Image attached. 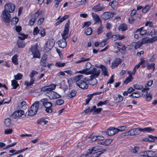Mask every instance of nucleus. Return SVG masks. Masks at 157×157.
Masks as SVG:
<instances>
[{
	"label": "nucleus",
	"mask_w": 157,
	"mask_h": 157,
	"mask_svg": "<svg viewBox=\"0 0 157 157\" xmlns=\"http://www.w3.org/2000/svg\"><path fill=\"white\" fill-rule=\"evenodd\" d=\"M39 101H37L34 102L31 106L30 110L29 111L28 115L30 116L34 115L37 112L40 106Z\"/></svg>",
	"instance_id": "nucleus-1"
},
{
	"label": "nucleus",
	"mask_w": 157,
	"mask_h": 157,
	"mask_svg": "<svg viewBox=\"0 0 157 157\" xmlns=\"http://www.w3.org/2000/svg\"><path fill=\"white\" fill-rule=\"evenodd\" d=\"M43 105L46 108L45 111L48 113H51L52 112V104L46 98H43L40 100Z\"/></svg>",
	"instance_id": "nucleus-2"
},
{
	"label": "nucleus",
	"mask_w": 157,
	"mask_h": 157,
	"mask_svg": "<svg viewBox=\"0 0 157 157\" xmlns=\"http://www.w3.org/2000/svg\"><path fill=\"white\" fill-rule=\"evenodd\" d=\"M3 21L6 23H9L11 18L10 15L8 11L3 10L1 16Z\"/></svg>",
	"instance_id": "nucleus-3"
},
{
	"label": "nucleus",
	"mask_w": 157,
	"mask_h": 157,
	"mask_svg": "<svg viewBox=\"0 0 157 157\" xmlns=\"http://www.w3.org/2000/svg\"><path fill=\"white\" fill-rule=\"evenodd\" d=\"M56 87V85L54 84H52L51 85L47 86H45L42 88L41 91L42 92H46L47 95H49V94H50L51 92Z\"/></svg>",
	"instance_id": "nucleus-4"
},
{
	"label": "nucleus",
	"mask_w": 157,
	"mask_h": 157,
	"mask_svg": "<svg viewBox=\"0 0 157 157\" xmlns=\"http://www.w3.org/2000/svg\"><path fill=\"white\" fill-rule=\"evenodd\" d=\"M31 52L33 58H40V55L39 51L38 49L37 45L33 46L31 48Z\"/></svg>",
	"instance_id": "nucleus-5"
},
{
	"label": "nucleus",
	"mask_w": 157,
	"mask_h": 157,
	"mask_svg": "<svg viewBox=\"0 0 157 157\" xmlns=\"http://www.w3.org/2000/svg\"><path fill=\"white\" fill-rule=\"evenodd\" d=\"M15 10L14 5L11 3L6 4L4 6V10L9 13H13Z\"/></svg>",
	"instance_id": "nucleus-6"
},
{
	"label": "nucleus",
	"mask_w": 157,
	"mask_h": 157,
	"mask_svg": "<svg viewBox=\"0 0 157 157\" xmlns=\"http://www.w3.org/2000/svg\"><path fill=\"white\" fill-rule=\"evenodd\" d=\"M100 70L99 69H97L96 68L94 67L92 70L89 71V75L91 74L90 75V78L97 77H98L100 74Z\"/></svg>",
	"instance_id": "nucleus-7"
},
{
	"label": "nucleus",
	"mask_w": 157,
	"mask_h": 157,
	"mask_svg": "<svg viewBox=\"0 0 157 157\" xmlns=\"http://www.w3.org/2000/svg\"><path fill=\"white\" fill-rule=\"evenodd\" d=\"M55 44L54 40L53 39L48 40L45 44V49L48 51L51 50L54 46Z\"/></svg>",
	"instance_id": "nucleus-8"
},
{
	"label": "nucleus",
	"mask_w": 157,
	"mask_h": 157,
	"mask_svg": "<svg viewBox=\"0 0 157 157\" xmlns=\"http://www.w3.org/2000/svg\"><path fill=\"white\" fill-rule=\"evenodd\" d=\"M63 38L57 42L59 47L62 48H65L67 45V43L66 41V39L67 38L63 37V35L62 34Z\"/></svg>",
	"instance_id": "nucleus-9"
},
{
	"label": "nucleus",
	"mask_w": 157,
	"mask_h": 157,
	"mask_svg": "<svg viewBox=\"0 0 157 157\" xmlns=\"http://www.w3.org/2000/svg\"><path fill=\"white\" fill-rule=\"evenodd\" d=\"M24 112L22 110H19L14 112L12 114L11 117L13 118H17L21 117L24 114Z\"/></svg>",
	"instance_id": "nucleus-10"
},
{
	"label": "nucleus",
	"mask_w": 157,
	"mask_h": 157,
	"mask_svg": "<svg viewBox=\"0 0 157 157\" xmlns=\"http://www.w3.org/2000/svg\"><path fill=\"white\" fill-rule=\"evenodd\" d=\"M118 132L117 128L113 127L109 128L106 131V133L108 136H112Z\"/></svg>",
	"instance_id": "nucleus-11"
},
{
	"label": "nucleus",
	"mask_w": 157,
	"mask_h": 157,
	"mask_svg": "<svg viewBox=\"0 0 157 157\" xmlns=\"http://www.w3.org/2000/svg\"><path fill=\"white\" fill-rule=\"evenodd\" d=\"M69 24L70 21L68 20L65 25L63 33L62 34L63 37L68 38V33L69 30Z\"/></svg>",
	"instance_id": "nucleus-12"
},
{
	"label": "nucleus",
	"mask_w": 157,
	"mask_h": 157,
	"mask_svg": "<svg viewBox=\"0 0 157 157\" xmlns=\"http://www.w3.org/2000/svg\"><path fill=\"white\" fill-rule=\"evenodd\" d=\"M121 62V60L119 58H117L113 60L111 63V67L112 69H114L117 67Z\"/></svg>",
	"instance_id": "nucleus-13"
},
{
	"label": "nucleus",
	"mask_w": 157,
	"mask_h": 157,
	"mask_svg": "<svg viewBox=\"0 0 157 157\" xmlns=\"http://www.w3.org/2000/svg\"><path fill=\"white\" fill-rule=\"evenodd\" d=\"M47 96L51 100L56 99L61 97V95L59 94L52 91L51 92L50 94H49V95H47Z\"/></svg>",
	"instance_id": "nucleus-14"
},
{
	"label": "nucleus",
	"mask_w": 157,
	"mask_h": 157,
	"mask_svg": "<svg viewBox=\"0 0 157 157\" xmlns=\"http://www.w3.org/2000/svg\"><path fill=\"white\" fill-rule=\"evenodd\" d=\"M78 82L76 83V84L80 88L82 89H86L88 88V85L85 81L81 80L80 82Z\"/></svg>",
	"instance_id": "nucleus-15"
},
{
	"label": "nucleus",
	"mask_w": 157,
	"mask_h": 157,
	"mask_svg": "<svg viewBox=\"0 0 157 157\" xmlns=\"http://www.w3.org/2000/svg\"><path fill=\"white\" fill-rule=\"evenodd\" d=\"M114 14V13H112L110 12H106L102 14V16L104 19L107 20L113 17Z\"/></svg>",
	"instance_id": "nucleus-16"
},
{
	"label": "nucleus",
	"mask_w": 157,
	"mask_h": 157,
	"mask_svg": "<svg viewBox=\"0 0 157 157\" xmlns=\"http://www.w3.org/2000/svg\"><path fill=\"white\" fill-rule=\"evenodd\" d=\"M153 81L152 80H150L145 85V87H144L142 90V91H145L148 90L149 89V87L151 86L153 84Z\"/></svg>",
	"instance_id": "nucleus-17"
},
{
	"label": "nucleus",
	"mask_w": 157,
	"mask_h": 157,
	"mask_svg": "<svg viewBox=\"0 0 157 157\" xmlns=\"http://www.w3.org/2000/svg\"><path fill=\"white\" fill-rule=\"evenodd\" d=\"M112 141L111 139H106L104 141H102L99 143V144H102L104 145L108 146L109 145Z\"/></svg>",
	"instance_id": "nucleus-18"
},
{
	"label": "nucleus",
	"mask_w": 157,
	"mask_h": 157,
	"mask_svg": "<svg viewBox=\"0 0 157 157\" xmlns=\"http://www.w3.org/2000/svg\"><path fill=\"white\" fill-rule=\"evenodd\" d=\"M100 67L101 69L102 72L104 75V76H108L107 69V68H106L104 66L102 65H100Z\"/></svg>",
	"instance_id": "nucleus-19"
},
{
	"label": "nucleus",
	"mask_w": 157,
	"mask_h": 157,
	"mask_svg": "<svg viewBox=\"0 0 157 157\" xmlns=\"http://www.w3.org/2000/svg\"><path fill=\"white\" fill-rule=\"evenodd\" d=\"M92 10L95 12L100 11L102 10L103 8L99 4H98L94 6L92 8Z\"/></svg>",
	"instance_id": "nucleus-20"
},
{
	"label": "nucleus",
	"mask_w": 157,
	"mask_h": 157,
	"mask_svg": "<svg viewBox=\"0 0 157 157\" xmlns=\"http://www.w3.org/2000/svg\"><path fill=\"white\" fill-rule=\"evenodd\" d=\"M89 81V84L91 85L94 86L97 83V80L95 77H91Z\"/></svg>",
	"instance_id": "nucleus-21"
},
{
	"label": "nucleus",
	"mask_w": 157,
	"mask_h": 157,
	"mask_svg": "<svg viewBox=\"0 0 157 157\" xmlns=\"http://www.w3.org/2000/svg\"><path fill=\"white\" fill-rule=\"evenodd\" d=\"M68 16L67 15H65L63 17H62L60 20L57 21L55 24L54 25L55 26H56L57 25H59L60 23H61L63 21L67 19V18H68Z\"/></svg>",
	"instance_id": "nucleus-22"
},
{
	"label": "nucleus",
	"mask_w": 157,
	"mask_h": 157,
	"mask_svg": "<svg viewBox=\"0 0 157 157\" xmlns=\"http://www.w3.org/2000/svg\"><path fill=\"white\" fill-rule=\"evenodd\" d=\"M127 25L125 24H121L118 27V29L119 31H124L127 29Z\"/></svg>",
	"instance_id": "nucleus-23"
},
{
	"label": "nucleus",
	"mask_w": 157,
	"mask_h": 157,
	"mask_svg": "<svg viewBox=\"0 0 157 157\" xmlns=\"http://www.w3.org/2000/svg\"><path fill=\"white\" fill-rule=\"evenodd\" d=\"M83 75H76L73 77V80L76 82V83L78 82H80L81 80V79L82 78Z\"/></svg>",
	"instance_id": "nucleus-24"
},
{
	"label": "nucleus",
	"mask_w": 157,
	"mask_h": 157,
	"mask_svg": "<svg viewBox=\"0 0 157 157\" xmlns=\"http://www.w3.org/2000/svg\"><path fill=\"white\" fill-rule=\"evenodd\" d=\"M136 32H139L140 34L143 36L146 33L147 31L145 30L144 29V27H141L138 29L136 30Z\"/></svg>",
	"instance_id": "nucleus-25"
},
{
	"label": "nucleus",
	"mask_w": 157,
	"mask_h": 157,
	"mask_svg": "<svg viewBox=\"0 0 157 157\" xmlns=\"http://www.w3.org/2000/svg\"><path fill=\"white\" fill-rule=\"evenodd\" d=\"M35 79L33 78H31L30 82H29L27 81H25L24 83V85L27 86H31L35 82Z\"/></svg>",
	"instance_id": "nucleus-26"
},
{
	"label": "nucleus",
	"mask_w": 157,
	"mask_h": 157,
	"mask_svg": "<svg viewBox=\"0 0 157 157\" xmlns=\"http://www.w3.org/2000/svg\"><path fill=\"white\" fill-rule=\"evenodd\" d=\"M155 129H152L150 127H147L141 128L142 132H150L154 131Z\"/></svg>",
	"instance_id": "nucleus-27"
},
{
	"label": "nucleus",
	"mask_w": 157,
	"mask_h": 157,
	"mask_svg": "<svg viewBox=\"0 0 157 157\" xmlns=\"http://www.w3.org/2000/svg\"><path fill=\"white\" fill-rule=\"evenodd\" d=\"M18 56L16 54L13 56L12 58V60L13 63L15 65L18 64V60L17 59Z\"/></svg>",
	"instance_id": "nucleus-28"
},
{
	"label": "nucleus",
	"mask_w": 157,
	"mask_h": 157,
	"mask_svg": "<svg viewBox=\"0 0 157 157\" xmlns=\"http://www.w3.org/2000/svg\"><path fill=\"white\" fill-rule=\"evenodd\" d=\"M102 110L101 108H97L95 105L92 106L93 112H94V114H98L100 113Z\"/></svg>",
	"instance_id": "nucleus-29"
},
{
	"label": "nucleus",
	"mask_w": 157,
	"mask_h": 157,
	"mask_svg": "<svg viewBox=\"0 0 157 157\" xmlns=\"http://www.w3.org/2000/svg\"><path fill=\"white\" fill-rule=\"evenodd\" d=\"M19 84L17 83V82L15 80H13L11 81V86L12 88L14 89H16L18 86Z\"/></svg>",
	"instance_id": "nucleus-30"
},
{
	"label": "nucleus",
	"mask_w": 157,
	"mask_h": 157,
	"mask_svg": "<svg viewBox=\"0 0 157 157\" xmlns=\"http://www.w3.org/2000/svg\"><path fill=\"white\" fill-rule=\"evenodd\" d=\"M4 123L6 127H10L11 126V121L9 118L6 119L4 121Z\"/></svg>",
	"instance_id": "nucleus-31"
},
{
	"label": "nucleus",
	"mask_w": 157,
	"mask_h": 157,
	"mask_svg": "<svg viewBox=\"0 0 157 157\" xmlns=\"http://www.w3.org/2000/svg\"><path fill=\"white\" fill-rule=\"evenodd\" d=\"M148 61L147 60H145L143 59H140V64L141 65L143 68L145 67L147 64Z\"/></svg>",
	"instance_id": "nucleus-32"
},
{
	"label": "nucleus",
	"mask_w": 157,
	"mask_h": 157,
	"mask_svg": "<svg viewBox=\"0 0 157 157\" xmlns=\"http://www.w3.org/2000/svg\"><path fill=\"white\" fill-rule=\"evenodd\" d=\"M92 17L95 21L97 23L101 21V19L96 14L92 13Z\"/></svg>",
	"instance_id": "nucleus-33"
},
{
	"label": "nucleus",
	"mask_w": 157,
	"mask_h": 157,
	"mask_svg": "<svg viewBox=\"0 0 157 157\" xmlns=\"http://www.w3.org/2000/svg\"><path fill=\"white\" fill-rule=\"evenodd\" d=\"M90 58H88L86 59L84 57H82L80 59L76 62L75 63L78 64L79 63H82V62H85L86 61H88L90 60Z\"/></svg>",
	"instance_id": "nucleus-34"
},
{
	"label": "nucleus",
	"mask_w": 157,
	"mask_h": 157,
	"mask_svg": "<svg viewBox=\"0 0 157 157\" xmlns=\"http://www.w3.org/2000/svg\"><path fill=\"white\" fill-rule=\"evenodd\" d=\"M142 45L141 42L140 40L133 43V46L134 47V48L135 49L140 48L141 45Z\"/></svg>",
	"instance_id": "nucleus-35"
},
{
	"label": "nucleus",
	"mask_w": 157,
	"mask_h": 157,
	"mask_svg": "<svg viewBox=\"0 0 157 157\" xmlns=\"http://www.w3.org/2000/svg\"><path fill=\"white\" fill-rule=\"evenodd\" d=\"M125 136H134L135 135V134L134 133V131L133 130V129H130L129 131L125 132Z\"/></svg>",
	"instance_id": "nucleus-36"
},
{
	"label": "nucleus",
	"mask_w": 157,
	"mask_h": 157,
	"mask_svg": "<svg viewBox=\"0 0 157 157\" xmlns=\"http://www.w3.org/2000/svg\"><path fill=\"white\" fill-rule=\"evenodd\" d=\"M75 73H80L85 75H89V71H88L86 69L82 70L77 71L75 72Z\"/></svg>",
	"instance_id": "nucleus-37"
},
{
	"label": "nucleus",
	"mask_w": 157,
	"mask_h": 157,
	"mask_svg": "<svg viewBox=\"0 0 157 157\" xmlns=\"http://www.w3.org/2000/svg\"><path fill=\"white\" fill-rule=\"evenodd\" d=\"M133 129L134 133L135 134V135H139L140 132H142L141 128H134Z\"/></svg>",
	"instance_id": "nucleus-38"
},
{
	"label": "nucleus",
	"mask_w": 157,
	"mask_h": 157,
	"mask_svg": "<svg viewBox=\"0 0 157 157\" xmlns=\"http://www.w3.org/2000/svg\"><path fill=\"white\" fill-rule=\"evenodd\" d=\"M109 102V101L108 100H106L104 101H100L97 103V106H99L103 105H105L108 103Z\"/></svg>",
	"instance_id": "nucleus-39"
},
{
	"label": "nucleus",
	"mask_w": 157,
	"mask_h": 157,
	"mask_svg": "<svg viewBox=\"0 0 157 157\" xmlns=\"http://www.w3.org/2000/svg\"><path fill=\"white\" fill-rule=\"evenodd\" d=\"M104 27L101 24L100 26L97 29V35H99L102 32Z\"/></svg>",
	"instance_id": "nucleus-40"
},
{
	"label": "nucleus",
	"mask_w": 157,
	"mask_h": 157,
	"mask_svg": "<svg viewBox=\"0 0 157 157\" xmlns=\"http://www.w3.org/2000/svg\"><path fill=\"white\" fill-rule=\"evenodd\" d=\"M22 77V75L20 73H18L17 75H14V80H20L21 79Z\"/></svg>",
	"instance_id": "nucleus-41"
},
{
	"label": "nucleus",
	"mask_w": 157,
	"mask_h": 157,
	"mask_svg": "<svg viewBox=\"0 0 157 157\" xmlns=\"http://www.w3.org/2000/svg\"><path fill=\"white\" fill-rule=\"evenodd\" d=\"M76 91L74 90H72L68 94V96L70 98H72L75 96Z\"/></svg>",
	"instance_id": "nucleus-42"
},
{
	"label": "nucleus",
	"mask_w": 157,
	"mask_h": 157,
	"mask_svg": "<svg viewBox=\"0 0 157 157\" xmlns=\"http://www.w3.org/2000/svg\"><path fill=\"white\" fill-rule=\"evenodd\" d=\"M27 105L25 101H22L20 104V107L21 109H25L27 108Z\"/></svg>",
	"instance_id": "nucleus-43"
},
{
	"label": "nucleus",
	"mask_w": 157,
	"mask_h": 157,
	"mask_svg": "<svg viewBox=\"0 0 157 157\" xmlns=\"http://www.w3.org/2000/svg\"><path fill=\"white\" fill-rule=\"evenodd\" d=\"M86 2V0H81L80 1L77 2L76 3L78 6H79L85 5Z\"/></svg>",
	"instance_id": "nucleus-44"
},
{
	"label": "nucleus",
	"mask_w": 157,
	"mask_h": 157,
	"mask_svg": "<svg viewBox=\"0 0 157 157\" xmlns=\"http://www.w3.org/2000/svg\"><path fill=\"white\" fill-rule=\"evenodd\" d=\"M92 29L90 28H88L86 29L85 31V33L87 35H91L92 33Z\"/></svg>",
	"instance_id": "nucleus-45"
},
{
	"label": "nucleus",
	"mask_w": 157,
	"mask_h": 157,
	"mask_svg": "<svg viewBox=\"0 0 157 157\" xmlns=\"http://www.w3.org/2000/svg\"><path fill=\"white\" fill-rule=\"evenodd\" d=\"M41 11L40 10H38L34 14L33 17L35 19H36L39 17V16L40 14H41Z\"/></svg>",
	"instance_id": "nucleus-46"
},
{
	"label": "nucleus",
	"mask_w": 157,
	"mask_h": 157,
	"mask_svg": "<svg viewBox=\"0 0 157 157\" xmlns=\"http://www.w3.org/2000/svg\"><path fill=\"white\" fill-rule=\"evenodd\" d=\"M133 79V77H128L124 81V83L126 84H127L129 82H131L132 81Z\"/></svg>",
	"instance_id": "nucleus-47"
},
{
	"label": "nucleus",
	"mask_w": 157,
	"mask_h": 157,
	"mask_svg": "<svg viewBox=\"0 0 157 157\" xmlns=\"http://www.w3.org/2000/svg\"><path fill=\"white\" fill-rule=\"evenodd\" d=\"M18 21V18L16 17H13L11 21V24L12 25L16 24Z\"/></svg>",
	"instance_id": "nucleus-48"
},
{
	"label": "nucleus",
	"mask_w": 157,
	"mask_h": 157,
	"mask_svg": "<svg viewBox=\"0 0 157 157\" xmlns=\"http://www.w3.org/2000/svg\"><path fill=\"white\" fill-rule=\"evenodd\" d=\"M133 87L136 90H142L143 87L142 86L137 84H134L133 85Z\"/></svg>",
	"instance_id": "nucleus-49"
},
{
	"label": "nucleus",
	"mask_w": 157,
	"mask_h": 157,
	"mask_svg": "<svg viewBox=\"0 0 157 157\" xmlns=\"http://www.w3.org/2000/svg\"><path fill=\"white\" fill-rule=\"evenodd\" d=\"M151 6L150 5H147L145 7L143 8L142 10V12L143 13H145L147 12L150 8Z\"/></svg>",
	"instance_id": "nucleus-50"
},
{
	"label": "nucleus",
	"mask_w": 157,
	"mask_h": 157,
	"mask_svg": "<svg viewBox=\"0 0 157 157\" xmlns=\"http://www.w3.org/2000/svg\"><path fill=\"white\" fill-rule=\"evenodd\" d=\"M147 157H152L155 155V152L153 151H147Z\"/></svg>",
	"instance_id": "nucleus-51"
},
{
	"label": "nucleus",
	"mask_w": 157,
	"mask_h": 157,
	"mask_svg": "<svg viewBox=\"0 0 157 157\" xmlns=\"http://www.w3.org/2000/svg\"><path fill=\"white\" fill-rule=\"evenodd\" d=\"M19 36H18V37L21 40H24L27 37V36H26V35H25L23 33H19Z\"/></svg>",
	"instance_id": "nucleus-52"
},
{
	"label": "nucleus",
	"mask_w": 157,
	"mask_h": 157,
	"mask_svg": "<svg viewBox=\"0 0 157 157\" xmlns=\"http://www.w3.org/2000/svg\"><path fill=\"white\" fill-rule=\"evenodd\" d=\"M149 38L146 37L143 38L142 40H140V41L141 42V44H145L147 43H149Z\"/></svg>",
	"instance_id": "nucleus-53"
},
{
	"label": "nucleus",
	"mask_w": 157,
	"mask_h": 157,
	"mask_svg": "<svg viewBox=\"0 0 157 157\" xmlns=\"http://www.w3.org/2000/svg\"><path fill=\"white\" fill-rule=\"evenodd\" d=\"M123 97H122L120 94H118V97L116 99V101L117 102H120L123 101Z\"/></svg>",
	"instance_id": "nucleus-54"
},
{
	"label": "nucleus",
	"mask_w": 157,
	"mask_h": 157,
	"mask_svg": "<svg viewBox=\"0 0 157 157\" xmlns=\"http://www.w3.org/2000/svg\"><path fill=\"white\" fill-rule=\"evenodd\" d=\"M65 63H62L61 62H57L56 63L55 65L56 67H63L65 66Z\"/></svg>",
	"instance_id": "nucleus-55"
},
{
	"label": "nucleus",
	"mask_w": 157,
	"mask_h": 157,
	"mask_svg": "<svg viewBox=\"0 0 157 157\" xmlns=\"http://www.w3.org/2000/svg\"><path fill=\"white\" fill-rule=\"evenodd\" d=\"M140 157H147V151H144L140 152L139 154Z\"/></svg>",
	"instance_id": "nucleus-56"
},
{
	"label": "nucleus",
	"mask_w": 157,
	"mask_h": 157,
	"mask_svg": "<svg viewBox=\"0 0 157 157\" xmlns=\"http://www.w3.org/2000/svg\"><path fill=\"white\" fill-rule=\"evenodd\" d=\"M13 132V130L11 128L6 129L4 130V133L6 134H11Z\"/></svg>",
	"instance_id": "nucleus-57"
},
{
	"label": "nucleus",
	"mask_w": 157,
	"mask_h": 157,
	"mask_svg": "<svg viewBox=\"0 0 157 157\" xmlns=\"http://www.w3.org/2000/svg\"><path fill=\"white\" fill-rule=\"evenodd\" d=\"M17 44L19 48H23L25 46V44L22 41H19L17 42Z\"/></svg>",
	"instance_id": "nucleus-58"
},
{
	"label": "nucleus",
	"mask_w": 157,
	"mask_h": 157,
	"mask_svg": "<svg viewBox=\"0 0 157 157\" xmlns=\"http://www.w3.org/2000/svg\"><path fill=\"white\" fill-rule=\"evenodd\" d=\"M38 74V73L37 72L33 70L29 74V76L30 78H33L35 75Z\"/></svg>",
	"instance_id": "nucleus-59"
},
{
	"label": "nucleus",
	"mask_w": 157,
	"mask_h": 157,
	"mask_svg": "<svg viewBox=\"0 0 157 157\" xmlns=\"http://www.w3.org/2000/svg\"><path fill=\"white\" fill-rule=\"evenodd\" d=\"M149 140L151 142H154L155 141V140L157 139V136H154L152 135H149L148 136Z\"/></svg>",
	"instance_id": "nucleus-60"
},
{
	"label": "nucleus",
	"mask_w": 157,
	"mask_h": 157,
	"mask_svg": "<svg viewBox=\"0 0 157 157\" xmlns=\"http://www.w3.org/2000/svg\"><path fill=\"white\" fill-rule=\"evenodd\" d=\"M149 43L153 42L157 40V36H154L149 38Z\"/></svg>",
	"instance_id": "nucleus-61"
},
{
	"label": "nucleus",
	"mask_w": 157,
	"mask_h": 157,
	"mask_svg": "<svg viewBox=\"0 0 157 157\" xmlns=\"http://www.w3.org/2000/svg\"><path fill=\"white\" fill-rule=\"evenodd\" d=\"M64 103L63 100L61 99L57 100L56 103V104L57 105H63Z\"/></svg>",
	"instance_id": "nucleus-62"
},
{
	"label": "nucleus",
	"mask_w": 157,
	"mask_h": 157,
	"mask_svg": "<svg viewBox=\"0 0 157 157\" xmlns=\"http://www.w3.org/2000/svg\"><path fill=\"white\" fill-rule=\"evenodd\" d=\"M62 0H55L54 2V6L56 8H57L59 4Z\"/></svg>",
	"instance_id": "nucleus-63"
},
{
	"label": "nucleus",
	"mask_w": 157,
	"mask_h": 157,
	"mask_svg": "<svg viewBox=\"0 0 157 157\" xmlns=\"http://www.w3.org/2000/svg\"><path fill=\"white\" fill-rule=\"evenodd\" d=\"M39 33L40 34L41 36H44L46 34L45 30L44 29H41L40 30Z\"/></svg>",
	"instance_id": "nucleus-64"
}]
</instances>
